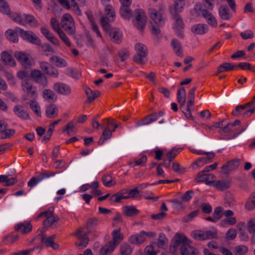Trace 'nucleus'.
I'll return each instance as SVG.
<instances>
[{
	"label": "nucleus",
	"mask_w": 255,
	"mask_h": 255,
	"mask_svg": "<svg viewBox=\"0 0 255 255\" xmlns=\"http://www.w3.org/2000/svg\"><path fill=\"white\" fill-rule=\"evenodd\" d=\"M135 48L137 51V53L133 57V61L138 64H143L144 63V59L147 56V48L144 44L137 43L135 45Z\"/></svg>",
	"instance_id": "1"
},
{
	"label": "nucleus",
	"mask_w": 255,
	"mask_h": 255,
	"mask_svg": "<svg viewBox=\"0 0 255 255\" xmlns=\"http://www.w3.org/2000/svg\"><path fill=\"white\" fill-rule=\"evenodd\" d=\"M135 15L134 25L139 30L144 28L147 20V17L145 12L141 9H136L134 10Z\"/></svg>",
	"instance_id": "2"
},
{
	"label": "nucleus",
	"mask_w": 255,
	"mask_h": 255,
	"mask_svg": "<svg viewBox=\"0 0 255 255\" xmlns=\"http://www.w3.org/2000/svg\"><path fill=\"white\" fill-rule=\"evenodd\" d=\"M189 239L184 235L176 233L174 236L173 242L170 244L169 251L171 254H174L177 250L178 247L185 244Z\"/></svg>",
	"instance_id": "3"
},
{
	"label": "nucleus",
	"mask_w": 255,
	"mask_h": 255,
	"mask_svg": "<svg viewBox=\"0 0 255 255\" xmlns=\"http://www.w3.org/2000/svg\"><path fill=\"white\" fill-rule=\"evenodd\" d=\"M17 32L19 33L20 36L24 40H26L28 42L40 45L41 44V41L39 38L32 32H29L28 31H25L23 29L16 27Z\"/></svg>",
	"instance_id": "4"
},
{
	"label": "nucleus",
	"mask_w": 255,
	"mask_h": 255,
	"mask_svg": "<svg viewBox=\"0 0 255 255\" xmlns=\"http://www.w3.org/2000/svg\"><path fill=\"white\" fill-rule=\"evenodd\" d=\"M30 76L36 83L43 87H46L48 84V80L46 76L39 70H32Z\"/></svg>",
	"instance_id": "5"
},
{
	"label": "nucleus",
	"mask_w": 255,
	"mask_h": 255,
	"mask_svg": "<svg viewBox=\"0 0 255 255\" xmlns=\"http://www.w3.org/2000/svg\"><path fill=\"white\" fill-rule=\"evenodd\" d=\"M40 68L46 74L54 78L59 76V72L57 69L45 61L39 62Z\"/></svg>",
	"instance_id": "6"
},
{
	"label": "nucleus",
	"mask_w": 255,
	"mask_h": 255,
	"mask_svg": "<svg viewBox=\"0 0 255 255\" xmlns=\"http://www.w3.org/2000/svg\"><path fill=\"white\" fill-rule=\"evenodd\" d=\"M148 14L152 20V24H156L158 26H163L164 24V18L160 11L154 9L150 8Z\"/></svg>",
	"instance_id": "7"
},
{
	"label": "nucleus",
	"mask_w": 255,
	"mask_h": 255,
	"mask_svg": "<svg viewBox=\"0 0 255 255\" xmlns=\"http://www.w3.org/2000/svg\"><path fill=\"white\" fill-rule=\"evenodd\" d=\"M53 89L58 94L64 96H69L72 92L69 85L60 82L55 83L53 85Z\"/></svg>",
	"instance_id": "8"
},
{
	"label": "nucleus",
	"mask_w": 255,
	"mask_h": 255,
	"mask_svg": "<svg viewBox=\"0 0 255 255\" xmlns=\"http://www.w3.org/2000/svg\"><path fill=\"white\" fill-rule=\"evenodd\" d=\"M56 173L51 171H43L40 173L37 178L33 177L30 179L27 183V185L29 187H32L33 186L36 185L38 182L41 181L43 179L49 178L51 176H53Z\"/></svg>",
	"instance_id": "9"
},
{
	"label": "nucleus",
	"mask_w": 255,
	"mask_h": 255,
	"mask_svg": "<svg viewBox=\"0 0 255 255\" xmlns=\"http://www.w3.org/2000/svg\"><path fill=\"white\" fill-rule=\"evenodd\" d=\"M172 17L175 20L174 23V29L178 34V36L183 38L184 34L182 32V30L184 28V24L179 14H175L172 15Z\"/></svg>",
	"instance_id": "10"
},
{
	"label": "nucleus",
	"mask_w": 255,
	"mask_h": 255,
	"mask_svg": "<svg viewBox=\"0 0 255 255\" xmlns=\"http://www.w3.org/2000/svg\"><path fill=\"white\" fill-rule=\"evenodd\" d=\"M22 89L23 91L26 92L27 94L31 98L34 97L37 95L35 88L27 80H24L22 84Z\"/></svg>",
	"instance_id": "11"
},
{
	"label": "nucleus",
	"mask_w": 255,
	"mask_h": 255,
	"mask_svg": "<svg viewBox=\"0 0 255 255\" xmlns=\"http://www.w3.org/2000/svg\"><path fill=\"white\" fill-rule=\"evenodd\" d=\"M0 61L4 64L14 66L15 65V61L11 55L6 51H3L0 53Z\"/></svg>",
	"instance_id": "12"
},
{
	"label": "nucleus",
	"mask_w": 255,
	"mask_h": 255,
	"mask_svg": "<svg viewBox=\"0 0 255 255\" xmlns=\"http://www.w3.org/2000/svg\"><path fill=\"white\" fill-rule=\"evenodd\" d=\"M184 5V0H175L174 7L169 8L171 15L179 14L183 10Z\"/></svg>",
	"instance_id": "13"
},
{
	"label": "nucleus",
	"mask_w": 255,
	"mask_h": 255,
	"mask_svg": "<svg viewBox=\"0 0 255 255\" xmlns=\"http://www.w3.org/2000/svg\"><path fill=\"white\" fill-rule=\"evenodd\" d=\"M214 141L207 138H203L197 145L198 148H201L207 150L214 149Z\"/></svg>",
	"instance_id": "14"
},
{
	"label": "nucleus",
	"mask_w": 255,
	"mask_h": 255,
	"mask_svg": "<svg viewBox=\"0 0 255 255\" xmlns=\"http://www.w3.org/2000/svg\"><path fill=\"white\" fill-rule=\"evenodd\" d=\"M14 57L25 67L30 65V61L28 57L24 53L16 51L14 53Z\"/></svg>",
	"instance_id": "15"
},
{
	"label": "nucleus",
	"mask_w": 255,
	"mask_h": 255,
	"mask_svg": "<svg viewBox=\"0 0 255 255\" xmlns=\"http://www.w3.org/2000/svg\"><path fill=\"white\" fill-rule=\"evenodd\" d=\"M240 160L235 158L233 160L228 161L226 164L223 165L221 168L223 170H228L231 171L237 168L240 164Z\"/></svg>",
	"instance_id": "16"
},
{
	"label": "nucleus",
	"mask_w": 255,
	"mask_h": 255,
	"mask_svg": "<svg viewBox=\"0 0 255 255\" xmlns=\"http://www.w3.org/2000/svg\"><path fill=\"white\" fill-rule=\"evenodd\" d=\"M201 14L207 19V21L209 24L214 27L217 25V23L215 18L207 9H203L200 13Z\"/></svg>",
	"instance_id": "17"
},
{
	"label": "nucleus",
	"mask_w": 255,
	"mask_h": 255,
	"mask_svg": "<svg viewBox=\"0 0 255 255\" xmlns=\"http://www.w3.org/2000/svg\"><path fill=\"white\" fill-rule=\"evenodd\" d=\"M121 228L118 230H114L112 233L113 241L109 242L110 243H113L116 247L123 241L124 236L120 233Z\"/></svg>",
	"instance_id": "18"
},
{
	"label": "nucleus",
	"mask_w": 255,
	"mask_h": 255,
	"mask_svg": "<svg viewBox=\"0 0 255 255\" xmlns=\"http://www.w3.org/2000/svg\"><path fill=\"white\" fill-rule=\"evenodd\" d=\"M146 240L144 235L142 234V231L139 234H136L131 236L128 241L132 244L139 245L143 243Z\"/></svg>",
	"instance_id": "19"
},
{
	"label": "nucleus",
	"mask_w": 255,
	"mask_h": 255,
	"mask_svg": "<svg viewBox=\"0 0 255 255\" xmlns=\"http://www.w3.org/2000/svg\"><path fill=\"white\" fill-rule=\"evenodd\" d=\"M13 111L15 115L20 118L24 120H27L29 119V114L24 110L23 107L21 105H16L14 107Z\"/></svg>",
	"instance_id": "20"
},
{
	"label": "nucleus",
	"mask_w": 255,
	"mask_h": 255,
	"mask_svg": "<svg viewBox=\"0 0 255 255\" xmlns=\"http://www.w3.org/2000/svg\"><path fill=\"white\" fill-rule=\"evenodd\" d=\"M139 211L133 205L125 206L123 207V214L127 217H133L136 216Z\"/></svg>",
	"instance_id": "21"
},
{
	"label": "nucleus",
	"mask_w": 255,
	"mask_h": 255,
	"mask_svg": "<svg viewBox=\"0 0 255 255\" xmlns=\"http://www.w3.org/2000/svg\"><path fill=\"white\" fill-rule=\"evenodd\" d=\"M115 248L113 243L108 242L101 248L99 255H110L114 251Z\"/></svg>",
	"instance_id": "22"
},
{
	"label": "nucleus",
	"mask_w": 255,
	"mask_h": 255,
	"mask_svg": "<svg viewBox=\"0 0 255 255\" xmlns=\"http://www.w3.org/2000/svg\"><path fill=\"white\" fill-rule=\"evenodd\" d=\"M237 67V64H233L230 63H223L220 65L217 68V74L222 73L224 71H228L233 70L235 68Z\"/></svg>",
	"instance_id": "23"
},
{
	"label": "nucleus",
	"mask_w": 255,
	"mask_h": 255,
	"mask_svg": "<svg viewBox=\"0 0 255 255\" xmlns=\"http://www.w3.org/2000/svg\"><path fill=\"white\" fill-rule=\"evenodd\" d=\"M219 14L221 19L229 20L231 16L229 13V9L227 5H222L219 8Z\"/></svg>",
	"instance_id": "24"
},
{
	"label": "nucleus",
	"mask_w": 255,
	"mask_h": 255,
	"mask_svg": "<svg viewBox=\"0 0 255 255\" xmlns=\"http://www.w3.org/2000/svg\"><path fill=\"white\" fill-rule=\"evenodd\" d=\"M191 241L189 240L187 243L182 245L180 248L181 255H189L194 250V248L190 246Z\"/></svg>",
	"instance_id": "25"
},
{
	"label": "nucleus",
	"mask_w": 255,
	"mask_h": 255,
	"mask_svg": "<svg viewBox=\"0 0 255 255\" xmlns=\"http://www.w3.org/2000/svg\"><path fill=\"white\" fill-rule=\"evenodd\" d=\"M32 229V225L30 223L26 224L19 223L15 226V230L22 234L29 232Z\"/></svg>",
	"instance_id": "26"
},
{
	"label": "nucleus",
	"mask_w": 255,
	"mask_h": 255,
	"mask_svg": "<svg viewBox=\"0 0 255 255\" xmlns=\"http://www.w3.org/2000/svg\"><path fill=\"white\" fill-rule=\"evenodd\" d=\"M192 31L195 34H203L208 31L207 26L203 24L194 25L191 28Z\"/></svg>",
	"instance_id": "27"
},
{
	"label": "nucleus",
	"mask_w": 255,
	"mask_h": 255,
	"mask_svg": "<svg viewBox=\"0 0 255 255\" xmlns=\"http://www.w3.org/2000/svg\"><path fill=\"white\" fill-rule=\"evenodd\" d=\"M58 108L57 106L54 104H51L46 108L45 114L49 118H52L57 116Z\"/></svg>",
	"instance_id": "28"
},
{
	"label": "nucleus",
	"mask_w": 255,
	"mask_h": 255,
	"mask_svg": "<svg viewBox=\"0 0 255 255\" xmlns=\"http://www.w3.org/2000/svg\"><path fill=\"white\" fill-rule=\"evenodd\" d=\"M50 60L51 62L55 64V66L57 67L63 68L67 66L66 61L63 58H61L57 56H52L50 57Z\"/></svg>",
	"instance_id": "29"
},
{
	"label": "nucleus",
	"mask_w": 255,
	"mask_h": 255,
	"mask_svg": "<svg viewBox=\"0 0 255 255\" xmlns=\"http://www.w3.org/2000/svg\"><path fill=\"white\" fill-rule=\"evenodd\" d=\"M129 7V6H122L120 8V14L124 19H129L132 16V10Z\"/></svg>",
	"instance_id": "30"
},
{
	"label": "nucleus",
	"mask_w": 255,
	"mask_h": 255,
	"mask_svg": "<svg viewBox=\"0 0 255 255\" xmlns=\"http://www.w3.org/2000/svg\"><path fill=\"white\" fill-rule=\"evenodd\" d=\"M42 95L43 98L48 101H56L57 98V95L55 94V93L49 89H45L42 92Z\"/></svg>",
	"instance_id": "31"
},
{
	"label": "nucleus",
	"mask_w": 255,
	"mask_h": 255,
	"mask_svg": "<svg viewBox=\"0 0 255 255\" xmlns=\"http://www.w3.org/2000/svg\"><path fill=\"white\" fill-rule=\"evenodd\" d=\"M85 93L87 97V99L85 101L86 104H90L95 100V97L93 91L86 85H84Z\"/></svg>",
	"instance_id": "32"
},
{
	"label": "nucleus",
	"mask_w": 255,
	"mask_h": 255,
	"mask_svg": "<svg viewBox=\"0 0 255 255\" xmlns=\"http://www.w3.org/2000/svg\"><path fill=\"white\" fill-rule=\"evenodd\" d=\"M205 172H206L204 170L199 172L197 174L196 177L195 178V181L196 182H207V184H210L212 183V181H208V173H206Z\"/></svg>",
	"instance_id": "33"
},
{
	"label": "nucleus",
	"mask_w": 255,
	"mask_h": 255,
	"mask_svg": "<svg viewBox=\"0 0 255 255\" xmlns=\"http://www.w3.org/2000/svg\"><path fill=\"white\" fill-rule=\"evenodd\" d=\"M17 30H18L16 29V27L15 31H14L12 29H8L6 31L5 34L7 38L13 42H16L18 41V38L17 34L18 32Z\"/></svg>",
	"instance_id": "34"
},
{
	"label": "nucleus",
	"mask_w": 255,
	"mask_h": 255,
	"mask_svg": "<svg viewBox=\"0 0 255 255\" xmlns=\"http://www.w3.org/2000/svg\"><path fill=\"white\" fill-rule=\"evenodd\" d=\"M56 238L55 235H53L47 238L45 241V245L47 247H51L54 250H57L59 248V245L54 242V240Z\"/></svg>",
	"instance_id": "35"
},
{
	"label": "nucleus",
	"mask_w": 255,
	"mask_h": 255,
	"mask_svg": "<svg viewBox=\"0 0 255 255\" xmlns=\"http://www.w3.org/2000/svg\"><path fill=\"white\" fill-rule=\"evenodd\" d=\"M171 45L176 54L180 56L182 53L180 43L177 40L174 39L171 41Z\"/></svg>",
	"instance_id": "36"
},
{
	"label": "nucleus",
	"mask_w": 255,
	"mask_h": 255,
	"mask_svg": "<svg viewBox=\"0 0 255 255\" xmlns=\"http://www.w3.org/2000/svg\"><path fill=\"white\" fill-rule=\"evenodd\" d=\"M112 133V131L108 128H105L98 143L99 144H102L106 140L111 138Z\"/></svg>",
	"instance_id": "37"
},
{
	"label": "nucleus",
	"mask_w": 255,
	"mask_h": 255,
	"mask_svg": "<svg viewBox=\"0 0 255 255\" xmlns=\"http://www.w3.org/2000/svg\"><path fill=\"white\" fill-rule=\"evenodd\" d=\"M24 15L25 24H29L33 27H37L38 26V21L33 15L28 14H25Z\"/></svg>",
	"instance_id": "38"
},
{
	"label": "nucleus",
	"mask_w": 255,
	"mask_h": 255,
	"mask_svg": "<svg viewBox=\"0 0 255 255\" xmlns=\"http://www.w3.org/2000/svg\"><path fill=\"white\" fill-rule=\"evenodd\" d=\"M0 11L4 14H10L9 6L8 3L4 0H0Z\"/></svg>",
	"instance_id": "39"
},
{
	"label": "nucleus",
	"mask_w": 255,
	"mask_h": 255,
	"mask_svg": "<svg viewBox=\"0 0 255 255\" xmlns=\"http://www.w3.org/2000/svg\"><path fill=\"white\" fill-rule=\"evenodd\" d=\"M168 239L163 233H160L157 240V246L159 248L163 249L164 247L167 245Z\"/></svg>",
	"instance_id": "40"
},
{
	"label": "nucleus",
	"mask_w": 255,
	"mask_h": 255,
	"mask_svg": "<svg viewBox=\"0 0 255 255\" xmlns=\"http://www.w3.org/2000/svg\"><path fill=\"white\" fill-rule=\"evenodd\" d=\"M214 186L218 189L224 190L230 188V182L229 181L225 182L223 180H218L215 183Z\"/></svg>",
	"instance_id": "41"
},
{
	"label": "nucleus",
	"mask_w": 255,
	"mask_h": 255,
	"mask_svg": "<svg viewBox=\"0 0 255 255\" xmlns=\"http://www.w3.org/2000/svg\"><path fill=\"white\" fill-rule=\"evenodd\" d=\"M204 234L205 240L217 238V230L214 227H212L211 230H208L204 232Z\"/></svg>",
	"instance_id": "42"
},
{
	"label": "nucleus",
	"mask_w": 255,
	"mask_h": 255,
	"mask_svg": "<svg viewBox=\"0 0 255 255\" xmlns=\"http://www.w3.org/2000/svg\"><path fill=\"white\" fill-rule=\"evenodd\" d=\"M248 251V248L245 245L236 246L234 248V252L236 255H243Z\"/></svg>",
	"instance_id": "43"
},
{
	"label": "nucleus",
	"mask_w": 255,
	"mask_h": 255,
	"mask_svg": "<svg viewBox=\"0 0 255 255\" xmlns=\"http://www.w3.org/2000/svg\"><path fill=\"white\" fill-rule=\"evenodd\" d=\"M131 251V248L127 243H123L120 247V253L122 255H129Z\"/></svg>",
	"instance_id": "44"
},
{
	"label": "nucleus",
	"mask_w": 255,
	"mask_h": 255,
	"mask_svg": "<svg viewBox=\"0 0 255 255\" xmlns=\"http://www.w3.org/2000/svg\"><path fill=\"white\" fill-rule=\"evenodd\" d=\"M8 15L15 22H17L22 25H24L25 24V21L18 13L12 12L10 13V14H8Z\"/></svg>",
	"instance_id": "45"
},
{
	"label": "nucleus",
	"mask_w": 255,
	"mask_h": 255,
	"mask_svg": "<svg viewBox=\"0 0 255 255\" xmlns=\"http://www.w3.org/2000/svg\"><path fill=\"white\" fill-rule=\"evenodd\" d=\"M122 36V35L119 31L117 29H115L112 32V35L110 36L113 42L119 43L121 41Z\"/></svg>",
	"instance_id": "46"
},
{
	"label": "nucleus",
	"mask_w": 255,
	"mask_h": 255,
	"mask_svg": "<svg viewBox=\"0 0 255 255\" xmlns=\"http://www.w3.org/2000/svg\"><path fill=\"white\" fill-rule=\"evenodd\" d=\"M15 130L14 129H4V131L2 132L0 134V138L1 139L10 138L11 136L14 135Z\"/></svg>",
	"instance_id": "47"
},
{
	"label": "nucleus",
	"mask_w": 255,
	"mask_h": 255,
	"mask_svg": "<svg viewBox=\"0 0 255 255\" xmlns=\"http://www.w3.org/2000/svg\"><path fill=\"white\" fill-rule=\"evenodd\" d=\"M30 107L35 114L39 117L41 116L40 107L38 106L37 102L35 100H32L30 103Z\"/></svg>",
	"instance_id": "48"
},
{
	"label": "nucleus",
	"mask_w": 255,
	"mask_h": 255,
	"mask_svg": "<svg viewBox=\"0 0 255 255\" xmlns=\"http://www.w3.org/2000/svg\"><path fill=\"white\" fill-rule=\"evenodd\" d=\"M223 209L221 206H218L214 209L213 213V216L216 220H220L222 218L223 215Z\"/></svg>",
	"instance_id": "49"
},
{
	"label": "nucleus",
	"mask_w": 255,
	"mask_h": 255,
	"mask_svg": "<svg viewBox=\"0 0 255 255\" xmlns=\"http://www.w3.org/2000/svg\"><path fill=\"white\" fill-rule=\"evenodd\" d=\"M66 73L73 78L78 79L80 76V73L77 70L72 68H68L66 70Z\"/></svg>",
	"instance_id": "50"
},
{
	"label": "nucleus",
	"mask_w": 255,
	"mask_h": 255,
	"mask_svg": "<svg viewBox=\"0 0 255 255\" xmlns=\"http://www.w3.org/2000/svg\"><path fill=\"white\" fill-rule=\"evenodd\" d=\"M183 201L181 199H173L171 201V202L172 203L174 207L178 210H183L185 208V205L183 204Z\"/></svg>",
	"instance_id": "51"
},
{
	"label": "nucleus",
	"mask_w": 255,
	"mask_h": 255,
	"mask_svg": "<svg viewBox=\"0 0 255 255\" xmlns=\"http://www.w3.org/2000/svg\"><path fill=\"white\" fill-rule=\"evenodd\" d=\"M74 24H68V23H63L62 27L64 29L66 32L70 35H73L75 33V30L73 27Z\"/></svg>",
	"instance_id": "52"
},
{
	"label": "nucleus",
	"mask_w": 255,
	"mask_h": 255,
	"mask_svg": "<svg viewBox=\"0 0 255 255\" xmlns=\"http://www.w3.org/2000/svg\"><path fill=\"white\" fill-rule=\"evenodd\" d=\"M151 26V31L152 34L155 35L157 38H159L161 37V31L159 28L160 26L156 25V24H152V22H150Z\"/></svg>",
	"instance_id": "53"
},
{
	"label": "nucleus",
	"mask_w": 255,
	"mask_h": 255,
	"mask_svg": "<svg viewBox=\"0 0 255 255\" xmlns=\"http://www.w3.org/2000/svg\"><path fill=\"white\" fill-rule=\"evenodd\" d=\"M245 208L248 210H252L255 208V196L250 198L245 204Z\"/></svg>",
	"instance_id": "54"
},
{
	"label": "nucleus",
	"mask_w": 255,
	"mask_h": 255,
	"mask_svg": "<svg viewBox=\"0 0 255 255\" xmlns=\"http://www.w3.org/2000/svg\"><path fill=\"white\" fill-rule=\"evenodd\" d=\"M237 236V232L235 229L231 228L229 230L225 235V238L227 240H233Z\"/></svg>",
	"instance_id": "55"
},
{
	"label": "nucleus",
	"mask_w": 255,
	"mask_h": 255,
	"mask_svg": "<svg viewBox=\"0 0 255 255\" xmlns=\"http://www.w3.org/2000/svg\"><path fill=\"white\" fill-rule=\"evenodd\" d=\"M63 23H68V24H74V20L69 13H65L62 16L61 24H62Z\"/></svg>",
	"instance_id": "56"
},
{
	"label": "nucleus",
	"mask_w": 255,
	"mask_h": 255,
	"mask_svg": "<svg viewBox=\"0 0 255 255\" xmlns=\"http://www.w3.org/2000/svg\"><path fill=\"white\" fill-rule=\"evenodd\" d=\"M98 219L97 218L94 217L89 218L87 220L86 224V228L87 229H90L91 228L96 226L98 224Z\"/></svg>",
	"instance_id": "57"
},
{
	"label": "nucleus",
	"mask_w": 255,
	"mask_h": 255,
	"mask_svg": "<svg viewBox=\"0 0 255 255\" xmlns=\"http://www.w3.org/2000/svg\"><path fill=\"white\" fill-rule=\"evenodd\" d=\"M186 93L177 92V99L181 107L184 106L186 102Z\"/></svg>",
	"instance_id": "58"
},
{
	"label": "nucleus",
	"mask_w": 255,
	"mask_h": 255,
	"mask_svg": "<svg viewBox=\"0 0 255 255\" xmlns=\"http://www.w3.org/2000/svg\"><path fill=\"white\" fill-rule=\"evenodd\" d=\"M172 169L176 172L182 174L186 171L185 168L182 167L180 164L176 162H174L172 163Z\"/></svg>",
	"instance_id": "59"
},
{
	"label": "nucleus",
	"mask_w": 255,
	"mask_h": 255,
	"mask_svg": "<svg viewBox=\"0 0 255 255\" xmlns=\"http://www.w3.org/2000/svg\"><path fill=\"white\" fill-rule=\"evenodd\" d=\"M194 194V192L193 190H189L185 192V193L181 196V199L184 202H188L192 198Z\"/></svg>",
	"instance_id": "60"
},
{
	"label": "nucleus",
	"mask_w": 255,
	"mask_h": 255,
	"mask_svg": "<svg viewBox=\"0 0 255 255\" xmlns=\"http://www.w3.org/2000/svg\"><path fill=\"white\" fill-rule=\"evenodd\" d=\"M158 252L157 251H154V247L152 245H150L149 246H147L145 247L144 254L142 255H156Z\"/></svg>",
	"instance_id": "61"
},
{
	"label": "nucleus",
	"mask_w": 255,
	"mask_h": 255,
	"mask_svg": "<svg viewBox=\"0 0 255 255\" xmlns=\"http://www.w3.org/2000/svg\"><path fill=\"white\" fill-rule=\"evenodd\" d=\"M60 38L63 41V42L69 47L71 46L70 42L69 41L67 36L65 33L61 29L57 32Z\"/></svg>",
	"instance_id": "62"
},
{
	"label": "nucleus",
	"mask_w": 255,
	"mask_h": 255,
	"mask_svg": "<svg viewBox=\"0 0 255 255\" xmlns=\"http://www.w3.org/2000/svg\"><path fill=\"white\" fill-rule=\"evenodd\" d=\"M237 67H239L243 70L253 71V67L249 63L247 62H241L237 65Z\"/></svg>",
	"instance_id": "63"
},
{
	"label": "nucleus",
	"mask_w": 255,
	"mask_h": 255,
	"mask_svg": "<svg viewBox=\"0 0 255 255\" xmlns=\"http://www.w3.org/2000/svg\"><path fill=\"white\" fill-rule=\"evenodd\" d=\"M248 231L250 233L255 232V219L250 220L248 224Z\"/></svg>",
	"instance_id": "64"
}]
</instances>
